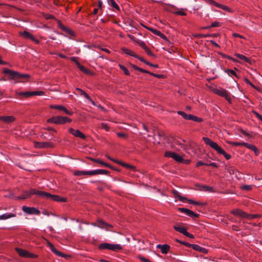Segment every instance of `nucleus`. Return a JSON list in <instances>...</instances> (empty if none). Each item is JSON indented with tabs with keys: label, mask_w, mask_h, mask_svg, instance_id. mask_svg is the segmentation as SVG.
Segmentation results:
<instances>
[{
	"label": "nucleus",
	"mask_w": 262,
	"mask_h": 262,
	"mask_svg": "<svg viewBox=\"0 0 262 262\" xmlns=\"http://www.w3.org/2000/svg\"><path fill=\"white\" fill-rule=\"evenodd\" d=\"M208 4H209L210 5H214L215 6H216V4H217V2H216L215 1H213V0H204Z\"/></svg>",
	"instance_id": "52"
},
{
	"label": "nucleus",
	"mask_w": 262,
	"mask_h": 262,
	"mask_svg": "<svg viewBox=\"0 0 262 262\" xmlns=\"http://www.w3.org/2000/svg\"><path fill=\"white\" fill-rule=\"evenodd\" d=\"M101 125V127L104 129L106 131H108L110 130V127L106 123H102Z\"/></svg>",
	"instance_id": "51"
},
{
	"label": "nucleus",
	"mask_w": 262,
	"mask_h": 262,
	"mask_svg": "<svg viewBox=\"0 0 262 262\" xmlns=\"http://www.w3.org/2000/svg\"><path fill=\"white\" fill-rule=\"evenodd\" d=\"M47 244L49 246V247L50 248V249L51 250V251L53 252L56 253V254H57L58 255H60V253L58 251H57V250L56 249V248H55L54 245L51 242H50L49 241H48Z\"/></svg>",
	"instance_id": "33"
},
{
	"label": "nucleus",
	"mask_w": 262,
	"mask_h": 262,
	"mask_svg": "<svg viewBox=\"0 0 262 262\" xmlns=\"http://www.w3.org/2000/svg\"><path fill=\"white\" fill-rule=\"evenodd\" d=\"M69 132L76 137H78L82 139H85L86 138V136L78 129L69 128Z\"/></svg>",
	"instance_id": "14"
},
{
	"label": "nucleus",
	"mask_w": 262,
	"mask_h": 262,
	"mask_svg": "<svg viewBox=\"0 0 262 262\" xmlns=\"http://www.w3.org/2000/svg\"><path fill=\"white\" fill-rule=\"evenodd\" d=\"M47 122L49 123H54L56 124H64L66 123H70L72 122L71 119L67 117L55 116L49 118Z\"/></svg>",
	"instance_id": "5"
},
{
	"label": "nucleus",
	"mask_w": 262,
	"mask_h": 262,
	"mask_svg": "<svg viewBox=\"0 0 262 262\" xmlns=\"http://www.w3.org/2000/svg\"><path fill=\"white\" fill-rule=\"evenodd\" d=\"M177 113L181 115L184 119L190 120L191 114H187L183 111H178Z\"/></svg>",
	"instance_id": "32"
},
{
	"label": "nucleus",
	"mask_w": 262,
	"mask_h": 262,
	"mask_svg": "<svg viewBox=\"0 0 262 262\" xmlns=\"http://www.w3.org/2000/svg\"><path fill=\"white\" fill-rule=\"evenodd\" d=\"M33 194H35L37 196L41 198L49 199L50 193L35 189H31L28 191L26 192L25 196L21 198V199L28 198Z\"/></svg>",
	"instance_id": "3"
},
{
	"label": "nucleus",
	"mask_w": 262,
	"mask_h": 262,
	"mask_svg": "<svg viewBox=\"0 0 262 262\" xmlns=\"http://www.w3.org/2000/svg\"><path fill=\"white\" fill-rule=\"evenodd\" d=\"M63 108L64 109L62 110V111H63L66 114L69 115H72L73 114L72 112L68 111L64 106L63 107Z\"/></svg>",
	"instance_id": "55"
},
{
	"label": "nucleus",
	"mask_w": 262,
	"mask_h": 262,
	"mask_svg": "<svg viewBox=\"0 0 262 262\" xmlns=\"http://www.w3.org/2000/svg\"><path fill=\"white\" fill-rule=\"evenodd\" d=\"M137 43L144 51L148 48L145 43L143 41L139 40L137 41Z\"/></svg>",
	"instance_id": "45"
},
{
	"label": "nucleus",
	"mask_w": 262,
	"mask_h": 262,
	"mask_svg": "<svg viewBox=\"0 0 262 262\" xmlns=\"http://www.w3.org/2000/svg\"><path fill=\"white\" fill-rule=\"evenodd\" d=\"M30 75L19 73L17 81L18 82H25L29 80Z\"/></svg>",
	"instance_id": "20"
},
{
	"label": "nucleus",
	"mask_w": 262,
	"mask_h": 262,
	"mask_svg": "<svg viewBox=\"0 0 262 262\" xmlns=\"http://www.w3.org/2000/svg\"><path fill=\"white\" fill-rule=\"evenodd\" d=\"M231 212L235 216L241 218L247 219L249 220H252L253 219L257 218L260 216L259 214H248L239 209L233 210Z\"/></svg>",
	"instance_id": "4"
},
{
	"label": "nucleus",
	"mask_w": 262,
	"mask_h": 262,
	"mask_svg": "<svg viewBox=\"0 0 262 262\" xmlns=\"http://www.w3.org/2000/svg\"><path fill=\"white\" fill-rule=\"evenodd\" d=\"M98 248L100 250L107 249L113 251H118L122 249V246L119 244H113L107 243H104L99 245Z\"/></svg>",
	"instance_id": "7"
},
{
	"label": "nucleus",
	"mask_w": 262,
	"mask_h": 262,
	"mask_svg": "<svg viewBox=\"0 0 262 262\" xmlns=\"http://www.w3.org/2000/svg\"><path fill=\"white\" fill-rule=\"evenodd\" d=\"M215 7L221 8L226 11L231 12V9L227 6L223 5L217 3Z\"/></svg>",
	"instance_id": "35"
},
{
	"label": "nucleus",
	"mask_w": 262,
	"mask_h": 262,
	"mask_svg": "<svg viewBox=\"0 0 262 262\" xmlns=\"http://www.w3.org/2000/svg\"><path fill=\"white\" fill-rule=\"evenodd\" d=\"M181 212L184 213L190 217H198L199 215L195 213L192 211L185 208H179L178 209Z\"/></svg>",
	"instance_id": "16"
},
{
	"label": "nucleus",
	"mask_w": 262,
	"mask_h": 262,
	"mask_svg": "<svg viewBox=\"0 0 262 262\" xmlns=\"http://www.w3.org/2000/svg\"><path fill=\"white\" fill-rule=\"evenodd\" d=\"M206 164H207V163H203L202 161H198L196 163V167H199V166H202V165H206Z\"/></svg>",
	"instance_id": "60"
},
{
	"label": "nucleus",
	"mask_w": 262,
	"mask_h": 262,
	"mask_svg": "<svg viewBox=\"0 0 262 262\" xmlns=\"http://www.w3.org/2000/svg\"><path fill=\"white\" fill-rule=\"evenodd\" d=\"M55 54L58 55L60 58H63V59H66V58H68L66 55H63L62 54H61V53H55Z\"/></svg>",
	"instance_id": "64"
},
{
	"label": "nucleus",
	"mask_w": 262,
	"mask_h": 262,
	"mask_svg": "<svg viewBox=\"0 0 262 262\" xmlns=\"http://www.w3.org/2000/svg\"><path fill=\"white\" fill-rule=\"evenodd\" d=\"M173 228L176 231H177L184 235L185 234V232H186V231H187L185 227L181 226L180 225H179L174 226Z\"/></svg>",
	"instance_id": "25"
},
{
	"label": "nucleus",
	"mask_w": 262,
	"mask_h": 262,
	"mask_svg": "<svg viewBox=\"0 0 262 262\" xmlns=\"http://www.w3.org/2000/svg\"><path fill=\"white\" fill-rule=\"evenodd\" d=\"M90 159H91V161H93L94 162L99 163L100 164V163L101 162V160H100V159H98L91 158Z\"/></svg>",
	"instance_id": "63"
},
{
	"label": "nucleus",
	"mask_w": 262,
	"mask_h": 262,
	"mask_svg": "<svg viewBox=\"0 0 262 262\" xmlns=\"http://www.w3.org/2000/svg\"><path fill=\"white\" fill-rule=\"evenodd\" d=\"M34 146L35 148H52L54 147V144L52 142H34Z\"/></svg>",
	"instance_id": "13"
},
{
	"label": "nucleus",
	"mask_w": 262,
	"mask_h": 262,
	"mask_svg": "<svg viewBox=\"0 0 262 262\" xmlns=\"http://www.w3.org/2000/svg\"><path fill=\"white\" fill-rule=\"evenodd\" d=\"M5 74H7L11 77V79L17 80L19 73L11 71L9 69H5L4 70Z\"/></svg>",
	"instance_id": "17"
},
{
	"label": "nucleus",
	"mask_w": 262,
	"mask_h": 262,
	"mask_svg": "<svg viewBox=\"0 0 262 262\" xmlns=\"http://www.w3.org/2000/svg\"><path fill=\"white\" fill-rule=\"evenodd\" d=\"M150 75L158 78H161L163 77L162 75L156 74L152 73H150Z\"/></svg>",
	"instance_id": "62"
},
{
	"label": "nucleus",
	"mask_w": 262,
	"mask_h": 262,
	"mask_svg": "<svg viewBox=\"0 0 262 262\" xmlns=\"http://www.w3.org/2000/svg\"><path fill=\"white\" fill-rule=\"evenodd\" d=\"M116 163L117 164H120L122 166L124 167H125L127 169H132L133 170H134L135 169V167L133 166V165H129V164H128L127 163H125L123 162H122L121 161H116Z\"/></svg>",
	"instance_id": "27"
},
{
	"label": "nucleus",
	"mask_w": 262,
	"mask_h": 262,
	"mask_svg": "<svg viewBox=\"0 0 262 262\" xmlns=\"http://www.w3.org/2000/svg\"><path fill=\"white\" fill-rule=\"evenodd\" d=\"M226 142L231 145L237 146H244L245 143L244 142H233L230 141H227Z\"/></svg>",
	"instance_id": "34"
},
{
	"label": "nucleus",
	"mask_w": 262,
	"mask_h": 262,
	"mask_svg": "<svg viewBox=\"0 0 262 262\" xmlns=\"http://www.w3.org/2000/svg\"><path fill=\"white\" fill-rule=\"evenodd\" d=\"M0 120L2 121L4 123H12L15 120V118L13 116H1L0 118Z\"/></svg>",
	"instance_id": "19"
},
{
	"label": "nucleus",
	"mask_w": 262,
	"mask_h": 262,
	"mask_svg": "<svg viewBox=\"0 0 262 262\" xmlns=\"http://www.w3.org/2000/svg\"><path fill=\"white\" fill-rule=\"evenodd\" d=\"M63 106L62 105H51L50 106V108H54V109H56V110H60V111H62V110H63Z\"/></svg>",
	"instance_id": "48"
},
{
	"label": "nucleus",
	"mask_w": 262,
	"mask_h": 262,
	"mask_svg": "<svg viewBox=\"0 0 262 262\" xmlns=\"http://www.w3.org/2000/svg\"><path fill=\"white\" fill-rule=\"evenodd\" d=\"M145 51L146 52V53L150 56L155 57V54L152 52V51L149 49V48L148 47Z\"/></svg>",
	"instance_id": "49"
},
{
	"label": "nucleus",
	"mask_w": 262,
	"mask_h": 262,
	"mask_svg": "<svg viewBox=\"0 0 262 262\" xmlns=\"http://www.w3.org/2000/svg\"><path fill=\"white\" fill-rule=\"evenodd\" d=\"M78 58L76 57H72L70 58V59L74 62L77 67L79 69V70L82 72L83 73L87 74V75H90L91 74V71L89 70L88 69L86 68L83 66L81 65L80 62L77 60Z\"/></svg>",
	"instance_id": "10"
},
{
	"label": "nucleus",
	"mask_w": 262,
	"mask_h": 262,
	"mask_svg": "<svg viewBox=\"0 0 262 262\" xmlns=\"http://www.w3.org/2000/svg\"><path fill=\"white\" fill-rule=\"evenodd\" d=\"M164 155L165 157H170V158H172L173 159H174L176 161H177L178 162L184 163V164H189L190 162V161L189 160H184V159H183V158H182V156H181L180 155H178V154L172 152V151H165Z\"/></svg>",
	"instance_id": "6"
},
{
	"label": "nucleus",
	"mask_w": 262,
	"mask_h": 262,
	"mask_svg": "<svg viewBox=\"0 0 262 262\" xmlns=\"http://www.w3.org/2000/svg\"><path fill=\"white\" fill-rule=\"evenodd\" d=\"M92 225L94 226H97L101 228H105L107 227H112L111 225L105 223L104 221L101 220H98L96 223H92Z\"/></svg>",
	"instance_id": "18"
},
{
	"label": "nucleus",
	"mask_w": 262,
	"mask_h": 262,
	"mask_svg": "<svg viewBox=\"0 0 262 262\" xmlns=\"http://www.w3.org/2000/svg\"><path fill=\"white\" fill-rule=\"evenodd\" d=\"M171 192L173 193V194L174 195V197L179 198V200H180L182 202H184V200H187V199L186 198L180 195V193L178 191H177L176 190H172Z\"/></svg>",
	"instance_id": "28"
},
{
	"label": "nucleus",
	"mask_w": 262,
	"mask_h": 262,
	"mask_svg": "<svg viewBox=\"0 0 262 262\" xmlns=\"http://www.w3.org/2000/svg\"><path fill=\"white\" fill-rule=\"evenodd\" d=\"M121 50L125 54H127V55H129L131 56H133V57H135L136 56V54L134 52H133V51L130 50H129L128 49H126V48H122L121 49Z\"/></svg>",
	"instance_id": "30"
},
{
	"label": "nucleus",
	"mask_w": 262,
	"mask_h": 262,
	"mask_svg": "<svg viewBox=\"0 0 262 262\" xmlns=\"http://www.w3.org/2000/svg\"><path fill=\"white\" fill-rule=\"evenodd\" d=\"M108 3L110 5H111L112 7L116 9L117 10H119V7L117 3L115 2V0H108Z\"/></svg>",
	"instance_id": "37"
},
{
	"label": "nucleus",
	"mask_w": 262,
	"mask_h": 262,
	"mask_svg": "<svg viewBox=\"0 0 262 262\" xmlns=\"http://www.w3.org/2000/svg\"><path fill=\"white\" fill-rule=\"evenodd\" d=\"M227 73H228V74H231V75H232L233 76H236V72L234 70H229L227 71Z\"/></svg>",
	"instance_id": "58"
},
{
	"label": "nucleus",
	"mask_w": 262,
	"mask_h": 262,
	"mask_svg": "<svg viewBox=\"0 0 262 262\" xmlns=\"http://www.w3.org/2000/svg\"><path fill=\"white\" fill-rule=\"evenodd\" d=\"M15 251L20 257L26 258H35L36 255L33 253H29L28 251L18 248H15Z\"/></svg>",
	"instance_id": "11"
},
{
	"label": "nucleus",
	"mask_w": 262,
	"mask_h": 262,
	"mask_svg": "<svg viewBox=\"0 0 262 262\" xmlns=\"http://www.w3.org/2000/svg\"><path fill=\"white\" fill-rule=\"evenodd\" d=\"M186 9H178L177 11H173V13L175 15L186 16L187 13L185 12Z\"/></svg>",
	"instance_id": "29"
},
{
	"label": "nucleus",
	"mask_w": 262,
	"mask_h": 262,
	"mask_svg": "<svg viewBox=\"0 0 262 262\" xmlns=\"http://www.w3.org/2000/svg\"><path fill=\"white\" fill-rule=\"evenodd\" d=\"M157 248L160 249L163 254H167L170 249V246L167 244L158 245Z\"/></svg>",
	"instance_id": "22"
},
{
	"label": "nucleus",
	"mask_w": 262,
	"mask_h": 262,
	"mask_svg": "<svg viewBox=\"0 0 262 262\" xmlns=\"http://www.w3.org/2000/svg\"><path fill=\"white\" fill-rule=\"evenodd\" d=\"M244 146L253 151L256 156L258 155L259 151L255 145L245 142Z\"/></svg>",
	"instance_id": "23"
},
{
	"label": "nucleus",
	"mask_w": 262,
	"mask_h": 262,
	"mask_svg": "<svg viewBox=\"0 0 262 262\" xmlns=\"http://www.w3.org/2000/svg\"><path fill=\"white\" fill-rule=\"evenodd\" d=\"M147 29H148V30L150 31L152 33H153L154 34H155L158 36L162 35V33L158 30H156V29H153L151 28H147Z\"/></svg>",
	"instance_id": "44"
},
{
	"label": "nucleus",
	"mask_w": 262,
	"mask_h": 262,
	"mask_svg": "<svg viewBox=\"0 0 262 262\" xmlns=\"http://www.w3.org/2000/svg\"><path fill=\"white\" fill-rule=\"evenodd\" d=\"M20 34L25 38L30 39L32 41H35L37 44L39 42V41L38 39H36L32 34L28 31H24L23 32L20 33Z\"/></svg>",
	"instance_id": "15"
},
{
	"label": "nucleus",
	"mask_w": 262,
	"mask_h": 262,
	"mask_svg": "<svg viewBox=\"0 0 262 262\" xmlns=\"http://www.w3.org/2000/svg\"><path fill=\"white\" fill-rule=\"evenodd\" d=\"M255 116L262 122V116L255 111L253 112Z\"/></svg>",
	"instance_id": "54"
},
{
	"label": "nucleus",
	"mask_w": 262,
	"mask_h": 262,
	"mask_svg": "<svg viewBox=\"0 0 262 262\" xmlns=\"http://www.w3.org/2000/svg\"><path fill=\"white\" fill-rule=\"evenodd\" d=\"M242 189L246 190H251L252 189V186L251 185H245L242 187Z\"/></svg>",
	"instance_id": "50"
},
{
	"label": "nucleus",
	"mask_w": 262,
	"mask_h": 262,
	"mask_svg": "<svg viewBox=\"0 0 262 262\" xmlns=\"http://www.w3.org/2000/svg\"><path fill=\"white\" fill-rule=\"evenodd\" d=\"M15 213H5L0 215V220H4L16 216Z\"/></svg>",
	"instance_id": "26"
},
{
	"label": "nucleus",
	"mask_w": 262,
	"mask_h": 262,
	"mask_svg": "<svg viewBox=\"0 0 262 262\" xmlns=\"http://www.w3.org/2000/svg\"><path fill=\"white\" fill-rule=\"evenodd\" d=\"M200 190L205 191H209L210 192H215L214 188L213 187H211L208 185H201L200 187Z\"/></svg>",
	"instance_id": "24"
},
{
	"label": "nucleus",
	"mask_w": 262,
	"mask_h": 262,
	"mask_svg": "<svg viewBox=\"0 0 262 262\" xmlns=\"http://www.w3.org/2000/svg\"><path fill=\"white\" fill-rule=\"evenodd\" d=\"M62 29L66 33H67L68 34L74 36V32L70 29L65 27L64 26H62L61 27Z\"/></svg>",
	"instance_id": "40"
},
{
	"label": "nucleus",
	"mask_w": 262,
	"mask_h": 262,
	"mask_svg": "<svg viewBox=\"0 0 262 262\" xmlns=\"http://www.w3.org/2000/svg\"><path fill=\"white\" fill-rule=\"evenodd\" d=\"M232 36L233 37H239V38H245L244 37H243L242 35H239V34L237 33H233L232 34Z\"/></svg>",
	"instance_id": "56"
},
{
	"label": "nucleus",
	"mask_w": 262,
	"mask_h": 262,
	"mask_svg": "<svg viewBox=\"0 0 262 262\" xmlns=\"http://www.w3.org/2000/svg\"><path fill=\"white\" fill-rule=\"evenodd\" d=\"M138 258L140 259L142 262H151L150 260L148 258H145L142 255H139Z\"/></svg>",
	"instance_id": "47"
},
{
	"label": "nucleus",
	"mask_w": 262,
	"mask_h": 262,
	"mask_svg": "<svg viewBox=\"0 0 262 262\" xmlns=\"http://www.w3.org/2000/svg\"><path fill=\"white\" fill-rule=\"evenodd\" d=\"M191 248L194 250L202 252H205L206 250L205 248L195 244H192Z\"/></svg>",
	"instance_id": "31"
},
{
	"label": "nucleus",
	"mask_w": 262,
	"mask_h": 262,
	"mask_svg": "<svg viewBox=\"0 0 262 262\" xmlns=\"http://www.w3.org/2000/svg\"><path fill=\"white\" fill-rule=\"evenodd\" d=\"M187 202L190 203V204H194V205H201V206H204L205 205V203H200L199 202H197V201H193L192 200H186Z\"/></svg>",
	"instance_id": "42"
},
{
	"label": "nucleus",
	"mask_w": 262,
	"mask_h": 262,
	"mask_svg": "<svg viewBox=\"0 0 262 262\" xmlns=\"http://www.w3.org/2000/svg\"><path fill=\"white\" fill-rule=\"evenodd\" d=\"M176 241L177 242H178V243H180L181 244H183V245L186 246L187 247H191L192 245V244H189V243H187V242L181 241H180V240H179L178 239H176Z\"/></svg>",
	"instance_id": "46"
},
{
	"label": "nucleus",
	"mask_w": 262,
	"mask_h": 262,
	"mask_svg": "<svg viewBox=\"0 0 262 262\" xmlns=\"http://www.w3.org/2000/svg\"><path fill=\"white\" fill-rule=\"evenodd\" d=\"M221 23L219 21H215L213 22L210 26L206 27L205 28L209 29L211 28L219 27H221Z\"/></svg>",
	"instance_id": "39"
},
{
	"label": "nucleus",
	"mask_w": 262,
	"mask_h": 262,
	"mask_svg": "<svg viewBox=\"0 0 262 262\" xmlns=\"http://www.w3.org/2000/svg\"><path fill=\"white\" fill-rule=\"evenodd\" d=\"M213 92L221 97H224L228 101L231 100L229 93L225 89L223 88H215L212 90Z\"/></svg>",
	"instance_id": "9"
},
{
	"label": "nucleus",
	"mask_w": 262,
	"mask_h": 262,
	"mask_svg": "<svg viewBox=\"0 0 262 262\" xmlns=\"http://www.w3.org/2000/svg\"><path fill=\"white\" fill-rule=\"evenodd\" d=\"M75 90L76 91H78L80 93V94L83 95L86 99L88 100H91V98L89 96V95L86 93L84 91H83L82 90H81L80 88H76Z\"/></svg>",
	"instance_id": "36"
},
{
	"label": "nucleus",
	"mask_w": 262,
	"mask_h": 262,
	"mask_svg": "<svg viewBox=\"0 0 262 262\" xmlns=\"http://www.w3.org/2000/svg\"><path fill=\"white\" fill-rule=\"evenodd\" d=\"M203 140L206 145L214 149L218 154L223 155L227 160H229L231 158V156L230 154L225 152V151L216 142H213L209 138L203 137Z\"/></svg>",
	"instance_id": "1"
},
{
	"label": "nucleus",
	"mask_w": 262,
	"mask_h": 262,
	"mask_svg": "<svg viewBox=\"0 0 262 262\" xmlns=\"http://www.w3.org/2000/svg\"><path fill=\"white\" fill-rule=\"evenodd\" d=\"M109 172L105 169H97L92 171L76 170L74 172V174L76 176H93L96 174H107Z\"/></svg>",
	"instance_id": "2"
},
{
	"label": "nucleus",
	"mask_w": 262,
	"mask_h": 262,
	"mask_svg": "<svg viewBox=\"0 0 262 262\" xmlns=\"http://www.w3.org/2000/svg\"><path fill=\"white\" fill-rule=\"evenodd\" d=\"M184 235H185L189 238H194V236L192 234L188 232L187 231H186V232H185Z\"/></svg>",
	"instance_id": "61"
},
{
	"label": "nucleus",
	"mask_w": 262,
	"mask_h": 262,
	"mask_svg": "<svg viewBox=\"0 0 262 262\" xmlns=\"http://www.w3.org/2000/svg\"><path fill=\"white\" fill-rule=\"evenodd\" d=\"M235 56H236L237 57H238V58H239L243 60H244L245 61L248 62L249 60L248 58L247 57H246L245 56H244V55L240 54L238 53H236V54H235Z\"/></svg>",
	"instance_id": "43"
},
{
	"label": "nucleus",
	"mask_w": 262,
	"mask_h": 262,
	"mask_svg": "<svg viewBox=\"0 0 262 262\" xmlns=\"http://www.w3.org/2000/svg\"><path fill=\"white\" fill-rule=\"evenodd\" d=\"M135 58H137V59H139V60H140L141 61H142V62H143L145 63V64H146V62H147V61H146V60H145L143 58L141 57H140V56H138V55H136V56H135Z\"/></svg>",
	"instance_id": "57"
},
{
	"label": "nucleus",
	"mask_w": 262,
	"mask_h": 262,
	"mask_svg": "<svg viewBox=\"0 0 262 262\" xmlns=\"http://www.w3.org/2000/svg\"><path fill=\"white\" fill-rule=\"evenodd\" d=\"M100 164L102 165H103V166H105L106 167H108V168H112V169L113 168L110 165L106 163H105V162H103L102 161H101V162Z\"/></svg>",
	"instance_id": "59"
},
{
	"label": "nucleus",
	"mask_w": 262,
	"mask_h": 262,
	"mask_svg": "<svg viewBox=\"0 0 262 262\" xmlns=\"http://www.w3.org/2000/svg\"><path fill=\"white\" fill-rule=\"evenodd\" d=\"M119 67L124 72L125 75L127 76L130 75L129 72L125 66L121 64H119Z\"/></svg>",
	"instance_id": "41"
},
{
	"label": "nucleus",
	"mask_w": 262,
	"mask_h": 262,
	"mask_svg": "<svg viewBox=\"0 0 262 262\" xmlns=\"http://www.w3.org/2000/svg\"><path fill=\"white\" fill-rule=\"evenodd\" d=\"M43 129L46 130H48V131H52V132H53L54 133H57V130L55 129H54L53 127H45V128H43Z\"/></svg>",
	"instance_id": "53"
},
{
	"label": "nucleus",
	"mask_w": 262,
	"mask_h": 262,
	"mask_svg": "<svg viewBox=\"0 0 262 262\" xmlns=\"http://www.w3.org/2000/svg\"><path fill=\"white\" fill-rule=\"evenodd\" d=\"M49 200L60 202H66L67 201V199L64 198L60 197L58 195H53L51 194H50Z\"/></svg>",
	"instance_id": "21"
},
{
	"label": "nucleus",
	"mask_w": 262,
	"mask_h": 262,
	"mask_svg": "<svg viewBox=\"0 0 262 262\" xmlns=\"http://www.w3.org/2000/svg\"><path fill=\"white\" fill-rule=\"evenodd\" d=\"M22 210L26 213L28 214H35L39 215L40 211L35 207H27L26 206H23L22 207Z\"/></svg>",
	"instance_id": "12"
},
{
	"label": "nucleus",
	"mask_w": 262,
	"mask_h": 262,
	"mask_svg": "<svg viewBox=\"0 0 262 262\" xmlns=\"http://www.w3.org/2000/svg\"><path fill=\"white\" fill-rule=\"evenodd\" d=\"M190 120H193L195 122H202L203 121V119L202 118L194 116L193 115H191V114L190 118Z\"/></svg>",
	"instance_id": "38"
},
{
	"label": "nucleus",
	"mask_w": 262,
	"mask_h": 262,
	"mask_svg": "<svg viewBox=\"0 0 262 262\" xmlns=\"http://www.w3.org/2000/svg\"><path fill=\"white\" fill-rule=\"evenodd\" d=\"M16 94L20 96V99L24 98H29L33 96H41L45 94V92L43 91H33V92H17L16 91Z\"/></svg>",
	"instance_id": "8"
}]
</instances>
